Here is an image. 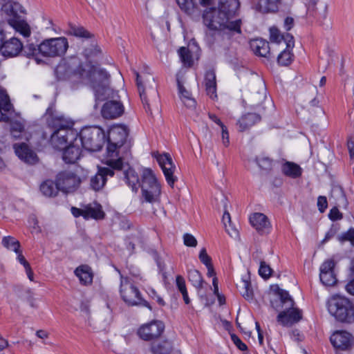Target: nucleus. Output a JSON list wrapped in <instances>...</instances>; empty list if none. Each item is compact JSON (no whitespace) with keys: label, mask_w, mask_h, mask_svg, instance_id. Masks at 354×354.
<instances>
[{"label":"nucleus","mask_w":354,"mask_h":354,"mask_svg":"<svg viewBox=\"0 0 354 354\" xmlns=\"http://www.w3.org/2000/svg\"><path fill=\"white\" fill-rule=\"evenodd\" d=\"M59 80H69L73 83H90L98 100L114 96V91L109 86V75L106 71L87 62L75 71L66 62L58 64L55 71Z\"/></svg>","instance_id":"nucleus-1"},{"label":"nucleus","mask_w":354,"mask_h":354,"mask_svg":"<svg viewBox=\"0 0 354 354\" xmlns=\"http://www.w3.org/2000/svg\"><path fill=\"white\" fill-rule=\"evenodd\" d=\"M127 183L132 190L137 192L139 187L142 189V195L145 201L155 203L160 194V185L150 169H144L142 173V184L140 185L138 174L131 168L124 172Z\"/></svg>","instance_id":"nucleus-2"},{"label":"nucleus","mask_w":354,"mask_h":354,"mask_svg":"<svg viewBox=\"0 0 354 354\" xmlns=\"http://www.w3.org/2000/svg\"><path fill=\"white\" fill-rule=\"evenodd\" d=\"M202 19L203 24L209 30L220 31L230 35L241 33V21L232 20V18L216 8L205 9Z\"/></svg>","instance_id":"nucleus-3"},{"label":"nucleus","mask_w":354,"mask_h":354,"mask_svg":"<svg viewBox=\"0 0 354 354\" xmlns=\"http://www.w3.org/2000/svg\"><path fill=\"white\" fill-rule=\"evenodd\" d=\"M128 135L129 129L124 124L113 125L108 132L106 164L116 170L123 168L122 157H119V150L126 142Z\"/></svg>","instance_id":"nucleus-4"},{"label":"nucleus","mask_w":354,"mask_h":354,"mask_svg":"<svg viewBox=\"0 0 354 354\" xmlns=\"http://www.w3.org/2000/svg\"><path fill=\"white\" fill-rule=\"evenodd\" d=\"M328 310L337 321L346 323L354 322V304L347 297L335 295L327 303Z\"/></svg>","instance_id":"nucleus-5"},{"label":"nucleus","mask_w":354,"mask_h":354,"mask_svg":"<svg viewBox=\"0 0 354 354\" xmlns=\"http://www.w3.org/2000/svg\"><path fill=\"white\" fill-rule=\"evenodd\" d=\"M73 124L72 121L65 120L62 118L55 121V129L50 137V143L55 148L62 149L67 144L77 141L78 133L73 128Z\"/></svg>","instance_id":"nucleus-6"},{"label":"nucleus","mask_w":354,"mask_h":354,"mask_svg":"<svg viewBox=\"0 0 354 354\" xmlns=\"http://www.w3.org/2000/svg\"><path fill=\"white\" fill-rule=\"evenodd\" d=\"M278 297L284 309L278 315L277 322L283 326H291L301 320L302 312L299 308H294V301L288 292L279 290Z\"/></svg>","instance_id":"nucleus-7"},{"label":"nucleus","mask_w":354,"mask_h":354,"mask_svg":"<svg viewBox=\"0 0 354 354\" xmlns=\"http://www.w3.org/2000/svg\"><path fill=\"white\" fill-rule=\"evenodd\" d=\"M104 131L98 127L84 128L80 133V140H78L85 149L91 151H99L104 144Z\"/></svg>","instance_id":"nucleus-8"},{"label":"nucleus","mask_w":354,"mask_h":354,"mask_svg":"<svg viewBox=\"0 0 354 354\" xmlns=\"http://www.w3.org/2000/svg\"><path fill=\"white\" fill-rule=\"evenodd\" d=\"M120 293L122 299L128 306L142 304L150 310L151 309L149 303L142 299L138 288L127 277L121 276Z\"/></svg>","instance_id":"nucleus-9"},{"label":"nucleus","mask_w":354,"mask_h":354,"mask_svg":"<svg viewBox=\"0 0 354 354\" xmlns=\"http://www.w3.org/2000/svg\"><path fill=\"white\" fill-rule=\"evenodd\" d=\"M68 48L66 38L61 37L44 40L39 45V52L44 57H55L64 55Z\"/></svg>","instance_id":"nucleus-10"},{"label":"nucleus","mask_w":354,"mask_h":354,"mask_svg":"<svg viewBox=\"0 0 354 354\" xmlns=\"http://www.w3.org/2000/svg\"><path fill=\"white\" fill-rule=\"evenodd\" d=\"M134 73L136 76L137 86L142 102L146 111L151 112L147 95L149 94L154 97H157V91L154 78L150 75H140L136 71H135Z\"/></svg>","instance_id":"nucleus-11"},{"label":"nucleus","mask_w":354,"mask_h":354,"mask_svg":"<svg viewBox=\"0 0 354 354\" xmlns=\"http://www.w3.org/2000/svg\"><path fill=\"white\" fill-rule=\"evenodd\" d=\"M56 179L59 190L65 193L75 192L81 183L80 177L69 171L60 172Z\"/></svg>","instance_id":"nucleus-12"},{"label":"nucleus","mask_w":354,"mask_h":354,"mask_svg":"<svg viewBox=\"0 0 354 354\" xmlns=\"http://www.w3.org/2000/svg\"><path fill=\"white\" fill-rule=\"evenodd\" d=\"M153 156L161 167L167 182L171 187H173L174 183L177 180V177L174 174L176 170V166L173 162L171 156L169 153L160 155L158 153H154Z\"/></svg>","instance_id":"nucleus-13"},{"label":"nucleus","mask_w":354,"mask_h":354,"mask_svg":"<svg viewBox=\"0 0 354 354\" xmlns=\"http://www.w3.org/2000/svg\"><path fill=\"white\" fill-rule=\"evenodd\" d=\"M165 329L164 324L160 321H152L141 326L138 330L139 337L149 341L160 336Z\"/></svg>","instance_id":"nucleus-14"},{"label":"nucleus","mask_w":354,"mask_h":354,"mask_svg":"<svg viewBox=\"0 0 354 354\" xmlns=\"http://www.w3.org/2000/svg\"><path fill=\"white\" fill-rule=\"evenodd\" d=\"M334 268L335 262L331 259L325 261L321 265L319 268V279L324 286H332L337 283V278Z\"/></svg>","instance_id":"nucleus-15"},{"label":"nucleus","mask_w":354,"mask_h":354,"mask_svg":"<svg viewBox=\"0 0 354 354\" xmlns=\"http://www.w3.org/2000/svg\"><path fill=\"white\" fill-rule=\"evenodd\" d=\"M330 340L335 348L342 350L348 349L354 344V339L352 335L343 330L334 333L331 335Z\"/></svg>","instance_id":"nucleus-16"},{"label":"nucleus","mask_w":354,"mask_h":354,"mask_svg":"<svg viewBox=\"0 0 354 354\" xmlns=\"http://www.w3.org/2000/svg\"><path fill=\"white\" fill-rule=\"evenodd\" d=\"M100 167L97 173L92 176L90 180V186L95 191H99L104 187L106 184L107 176H113L114 168Z\"/></svg>","instance_id":"nucleus-17"},{"label":"nucleus","mask_w":354,"mask_h":354,"mask_svg":"<svg viewBox=\"0 0 354 354\" xmlns=\"http://www.w3.org/2000/svg\"><path fill=\"white\" fill-rule=\"evenodd\" d=\"M23 50V43L20 39L12 37L3 41L1 53L4 57H13L17 56Z\"/></svg>","instance_id":"nucleus-18"},{"label":"nucleus","mask_w":354,"mask_h":354,"mask_svg":"<svg viewBox=\"0 0 354 354\" xmlns=\"http://www.w3.org/2000/svg\"><path fill=\"white\" fill-rule=\"evenodd\" d=\"M124 112L123 105L118 100H109L104 103L101 109L103 118L106 119H115Z\"/></svg>","instance_id":"nucleus-19"},{"label":"nucleus","mask_w":354,"mask_h":354,"mask_svg":"<svg viewBox=\"0 0 354 354\" xmlns=\"http://www.w3.org/2000/svg\"><path fill=\"white\" fill-rule=\"evenodd\" d=\"M250 223L260 234L268 233L270 229V223L268 217L262 213L255 212L251 214Z\"/></svg>","instance_id":"nucleus-20"},{"label":"nucleus","mask_w":354,"mask_h":354,"mask_svg":"<svg viewBox=\"0 0 354 354\" xmlns=\"http://www.w3.org/2000/svg\"><path fill=\"white\" fill-rule=\"evenodd\" d=\"M266 97V93L264 83L261 80H258L254 90L248 96V102L250 106L257 107L263 103Z\"/></svg>","instance_id":"nucleus-21"},{"label":"nucleus","mask_w":354,"mask_h":354,"mask_svg":"<svg viewBox=\"0 0 354 354\" xmlns=\"http://www.w3.org/2000/svg\"><path fill=\"white\" fill-rule=\"evenodd\" d=\"M270 40L277 44L283 42L288 48H292L295 45L294 37L292 35L289 33L282 35L279 30L275 27L270 28Z\"/></svg>","instance_id":"nucleus-22"},{"label":"nucleus","mask_w":354,"mask_h":354,"mask_svg":"<svg viewBox=\"0 0 354 354\" xmlns=\"http://www.w3.org/2000/svg\"><path fill=\"white\" fill-rule=\"evenodd\" d=\"M63 149V160L66 163H75L80 157L81 149L77 138V141L70 142Z\"/></svg>","instance_id":"nucleus-23"},{"label":"nucleus","mask_w":354,"mask_h":354,"mask_svg":"<svg viewBox=\"0 0 354 354\" xmlns=\"http://www.w3.org/2000/svg\"><path fill=\"white\" fill-rule=\"evenodd\" d=\"M14 149L16 155L24 162L30 164L37 162V155L28 148L26 144H15L14 145Z\"/></svg>","instance_id":"nucleus-24"},{"label":"nucleus","mask_w":354,"mask_h":354,"mask_svg":"<svg viewBox=\"0 0 354 354\" xmlns=\"http://www.w3.org/2000/svg\"><path fill=\"white\" fill-rule=\"evenodd\" d=\"M12 109L6 91L0 87V122H8L9 114Z\"/></svg>","instance_id":"nucleus-25"},{"label":"nucleus","mask_w":354,"mask_h":354,"mask_svg":"<svg viewBox=\"0 0 354 354\" xmlns=\"http://www.w3.org/2000/svg\"><path fill=\"white\" fill-rule=\"evenodd\" d=\"M239 7V0H219L217 9L224 12L229 18H232V20H239L235 17Z\"/></svg>","instance_id":"nucleus-26"},{"label":"nucleus","mask_w":354,"mask_h":354,"mask_svg":"<svg viewBox=\"0 0 354 354\" xmlns=\"http://www.w3.org/2000/svg\"><path fill=\"white\" fill-rule=\"evenodd\" d=\"M250 45L251 49L257 55L267 57L271 53L268 42L263 39H252Z\"/></svg>","instance_id":"nucleus-27"},{"label":"nucleus","mask_w":354,"mask_h":354,"mask_svg":"<svg viewBox=\"0 0 354 354\" xmlns=\"http://www.w3.org/2000/svg\"><path fill=\"white\" fill-rule=\"evenodd\" d=\"M1 10L9 17L8 19H21L20 15L24 13L22 6L18 2L11 0L2 6Z\"/></svg>","instance_id":"nucleus-28"},{"label":"nucleus","mask_w":354,"mask_h":354,"mask_svg":"<svg viewBox=\"0 0 354 354\" xmlns=\"http://www.w3.org/2000/svg\"><path fill=\"white\" fill-rule=\"evenodd\" d=\"M205 86L207 94L212 98L217 97L216 95V81L215 72L213 70H209L205 73Z\"/></svg>","instance_id":"nucleus-29"},{"label":"nucleus","mask_w":354,"mask_h":354,"mask_svg":"<svg viewBox=\"0 0 354 354\" xmlns=\"http://www.w3.org/2000/svg\"><path fill=\"white\" fill-rule=\"evenodd\" d=\"M8 24L24 37H28L31 31L30 26L22 19H8Z\"/></svg>","instance_id":"nucleus-30"},{"label":"nucleus","mask_w":354,"mask_h":354,"mask_svg":"<svg viewBox=\"0 0 354 354\" xmlns=\"http://www.w3.org/2000/svg\"><path fill=\"white\" fill-rule=\"evenodd\" d=\"M261 120L259 115L249 113L243 115L238 121L240 131H243Z\"/></svg>","instance_id":"nucleus-31"},{"label":"nucleus","mask_w":354,"mask_h":354,"mask_svg":"<svg viewBox=\"0 0 354 354\" xmlns=\"http://www.w3.org/2000/svg\"><path fill=\"white\" fill-rule=\"evenodd\" d=\"M177 84L180 97L183 104L189 109H194L196 105L195 100L192 97L189 92L186 90L178 79L177 80Z\"/></svg>","instance_id":"nucleus-32"},{"label":"nucleus","mask_w":354,"mask_h":354,"mask_svg":"<svg viewBox=\"0 0 354 354\" xmlns=\"http://www.w3.org/2000/svg\"><path fill=\"white\" fill-rule=\"evenodd\" d=\"M75 274L84 285L89 284L93 281V274L88 266H81L77 268Z\"/></svg>","instance_id":"nucleus-33"},{"label":"nucleus","mask_w":354,"mask_h":354,"mask_svg":"<svg viewBox=\"0 0 354 354\" xmlns=\"http://www.w3.org/2000/svg\"><path fill=\"white\" fill-rule=\"evenodd\" d=\"M104 213L100 205H88L84 207V218L101 219L104 217Z\"/></svg>","instance_id":"nucleus-34"},{"label":"nucleus","mask_w":354,"mask_h":354,"mask_svg":"<svg viewBox=\"0 0 354 354\" xmlns=\"http://www.w3.org/2000/svg\"><path fill=\"white\" fill-rule=\"evenodd\" d=\"M236 287L241 295L247 300H251L253 297V290L248 279L243 278L237 283Z\"/></svg>","instance_id":"nucleus-35"},{"label":"nucleus","mask_w":354,"mask_h":354,"mask_svg":"<svg viewBox=\"0 0 354 354\" xmlns=\"http://www.w3.org/2000/svg\"><path fill=\"white\" fill-rule=\"evenodd\" d=\"M59 190V188L57 186V180L56 183L52 180H46L40 185V191L44 196L48 197L55 196Z\"/></svg>","instance_id":"nucleus-36"},{"label":"nucleus","mask_w":354,"mask_h":354,"mask_svg":"<svg viewBox=\"0 0 354 354\" xmlns=\"http://www.w3.org/2000/svg\"><path fill=\"white\" fill-rule=\"evenodd\" d=\"M281 169L283 174L293 178H296L301 174V167L294 162H286L282 165Z\"/></svg>","instance_id":"nucleus-37"},{"label":"nucleus","mask_w":354,"mask_h":354,"mask_svg":"<svg viewBox=\"0 0 354 354\" xmlns=\"http://www.w3.org/2000/svg\"><path fill=\"white\" fill-rule=\"evenodd\" d=\"M172 350V344L167 340L155 343L151 346L153 354H170Z\"/></svg>","instance_id":"nucleus-38"},{"label":"nucleus","mask_w":354,"mask_h":354,"mask_svg":"<svg viewBox=\"0 0 354 354\" xmlns=\"http://www.w3.org/2000/svg\"><path fill=\"white\" fill-rule=\"evenodd\" d=\"M281 0H258L259 10L263 12H274Z\"/></svg>","instance_id":"nucleus-39"},{"label":"nucleus","mask_w":354,"mask_h":354,"mask_svg":"<svg viewBox=\"0 0 354 354\" xmlns=\"http://www.w3.org/2000/svg\"><path fill=\"white\" fill-rule=\"evenodd\" d=\"M188 279L192 284L197 289L203 288V277L198 270L191 269L188 271Z\"/></svg>","instance_id":"nucleus-40"},{"label":"nucleus","mask_w":354,"mask_h":354,"mask_svg":"<svg viewBox=\"0 0 354 354\" xmlns=\"http://www.w3.org/2000/svg\"><path fill=\"white\" fill-rule=\"evenodd\" d=\"M255 161L261 169L266 171L272 169V160L269 157L261 155L257 157Z\"/></svg>","instance_id":"nucleus-41"},{"label":"nucleus","mask_w":354,"mask_h":354,"mask_svg":"<svg viewBox=\"0 0 354 354\" xmlns=\"http://www.w3.org/2000/svg\"><path fill=\"white\" fill-rule=\"evenodd\" d=\"M22 52L24 53V55L28 57H35V59L37 64L41 62V60L37 57V54L39 53V45L36 46L33 44H30L25 47L23 46Z\"/></svg>","instance_id":"nucleus-42"},{"label":"nucleus","mask_w":354,"mask_h":354,"mask_svg":"<svg viewBox=\"0 0 354 354\" xmlns=\"http://www.w3.org/2000/svg\"><path fill=\"white\" fill-rule=\"evenodd\" d=\"M69 33L73 36L83 38H90L91 34L82 26H70Z\"/></svg>","instance_id":"nucleus-43"},{"label":"nucleus","mask_w":354,"mask_h":354,"mask_svg":"<svg viewBox=\"0 0 354 354\" xmlns=\"http://www.w3.org/2000/svg\"><path fill=\"white\" fill-rule=\"evenodd\" d=\"M2 244L8 249L18 252L20 244L18 241L12 236H5L2 240Z\"/></svg>","instance_id":"nucleus-44"},{"label":"nucleus","mask_w":354,"mask_h":354,"mask_svg":"<svg viewBox=\"0 0 354 354\" xmlns=\"http://www.w3.org/2000/svg\"><path fill=\"white\" fill-rule=\"evenodd\" d=\"M291 48H288L286 46V49L283 50L277 57L278 63L281 65L287 66L290 64L292 61V55L290 52Z\"/></svg>","instance_id":"nucleus-45"},{"label":"nucleus","mask_w":354,"mask_h":354,"mask_svg":"<svg viewBox=\"0 0 354 354\" xmlns=\"http://www.w3.org/2000/svg\"><path fill=\"white\" fill-rule=\"evenodd\" d=\"M178 53L184 65L190 66L192 64V58L189 50L187 48L181 47L178 50Z\"/></svg>","instance_id":"nucleus-46"},{"label":"nucleus","mask_w":354,"mask_h":354,"mask_svg":"<svg viewBox=\"0 0 354 354\" xmlns=\"http://www.w3.org/2000/svg\"><path fill=\"white\" fill-rule=\"evenodd\" d=\"M180 9L188 15H192L194 11V4L192 0H176Z\"/></svg>","instance_id":"nucleus-47"},{"label":"nucleus","mask_w":354,"mask_h":354,"mask_svg":"<svg viewBox=\"0 0 354 354\" xmlns=\"http://www.w3.org/2000/svg\"><path fill=\"white\" fill-rule=\"evenodd\" d=\"M24 129V126L21 122L18 121L11 122L10 132L14 138H19Z\"/></svg>","instance_id":"nucleus-48"},{"label":"nucleus","mask_w":354,"mask_h":354,"mask_svg":"<svg viewBox=\"0 0 354 354\" xmlns=\"http://www.w3.org/2000/svg\"><path fill=\"white\" fill-rule=\"evenodd\" d=\"M338 239L340 242L349 241L354 246V229L351 228L346 232L342 233Z\"/></svg>","instance_id":"nucleus-49"},{"label":"nucleus","mask_w":354,"mask_h":354,"mask_svg":"<svg viewBox=\"0 0 354 354\" xmlns=\"http://www.w3.org/2000/svg\"><path fill=\"white\" fill-rule=\"evenodd\" d=\"M259 273L263 279H268L272 274L271 268L264 261H261L260 263V268L259 269Z\"/></svg>","instance_id":"nucleus-50"},{"label":"nucleus","mask_w":354,"mask_h":354,"mask_svg":"<svg viewBox=\"0 0 354 354\" xmlns=\"http://www.w3.org/2000/svg\"><path fill=\"white\" fill-rule=\"evenodd\" d=\"M183 242L188 247H196L197 245V240L193 235L189 233L183 235Z\"/></svg>","instance_id":"nucleus-51"},{"label":"nucleus","mask_w":354,"mask_h":354,"mask_svg":"<svg viewBox=\"0 0 354 354\" xmlns=\"http://www.w3.org/2000/svg\"><path fill=\"white\" fill-rule=\"evenodd\" d=\"M199 259L205 266L212 263V259L207 254L205 248H202L201 250L200 253H199Z\"/></svg>","instance_id":"nucleus-52"},{"label":"nucleus","mask_w":354,"mask_h":354,"mask_svg":"<svg viewBox=\"0 0 354 354\" xmlns=\"http://www.w3.org/2000/svg\"><path fill=\"white\" fill-rule=\"evenodd\" d=\"M221 140L223 145L225 147H228L230 145L229 133L226 126L222 125L221 128Z\"/></svg>","instance_id":"nucleus-53"},{"label":"nucleus","mask_w":354,"mask_h":354,"mask_svg":"<svg viewBox=\"0 0 354 354\" xmlns=\"http://www.w3.org/2000/svg\"><path fill=\"white\" fill-rule=\"evenodd\" d=\"M232 341L241 351L247 350V346L240 339V338L234 334L231 335Z\"/></svg>","instance_id":"nucleus-54"},{"label":"nucleus","mask_w":354,"mask_h":354,"mask_svg":"<svg viewBox=\"0 0 354 354\" xmlns=\"http://www.w3.org/2000/svg\"><path fill=\"white\" fill-rule=\"evenodd\" d=\"M176 283L180 292H185L187 290L185 279L181 275H178L176 277Z\"/></svg>","instance_id":"nucleus-55"},{"label":"nucleus","mask_w":354,"mask_h":354,"mask_svg":"<svg viewBox=\"0 0 354 354\" xmlns=\"http://www.w3.org/2000/svg\"><path fill=\"white\" fill-rule=\"evenodd\" d=\"M328 203L325 196H319L317 199L318 209L321 212H324L327 208Z\"/></svg>","instance_id":"nucleus-56"},{"label":"nucleus","mask_w":354,"mask_h":354,"mask_svg":"<svg viewBox=\"0 0 354 354\" xmlns=\"http://www.w3.org/2000/svg\"><path fill=\"white\" fill-rule=\"evenodd\" d=\"M328 216L332 221H337L342 218V214L337 207H333L330 209Z\"/></svg>","instance_id":"nucleus-57"},{"label":"nucleus","mask_w":354,"mask_h":354,"mask_svg":"<svg viewBox=\"0 0 354 354\" xmlns=\"http://www.w3.org/2000/svg\"><path fill=\"white\" fill-rule=\"evenodd\" d=\"M225 230L227 232V234L232 238H237L239 236V231L238 230L234 227L232 226V223L225 227Z\"/></svg>","instance_id":"nucleus-58"},{"label":"nucleus","mask_w":354,"mask_h":354,"mask_svg":"<svg viewBox=\"0 0 354 354\" xmlns=\"http://www.w3.org/2000/svg\"><path fill=\"white\" fill-rule=\"evenodd\" d=\"M294 26V19L292 17H287L285 19H284V22H283V27L284 28L288 31L290 30Z\"/></svg>","instance_id":"nucleus-59"},{"label":"nucleus","mask_w":354,"mask_h":354,"mask_svg":"<svg viewBox=\"0 0 354 354\" xmlns=\"http://www.w3.org/2000/svg\"><path fill=\"white\" fill-rule=\"evenodd\" d=\"M222 222L225 226V228L227 227V223L231 224V217L230 213L227 212V209H225L223 218H222Z\"/></svg>","instance_id":"nucleus-60"},{"label":"nucleus","mask_w":354,"mask_h":354,"mask_svg":"<svg viewBox=\"0 0 354 354\" xmlns=\"http://www.w3.org/2000/svg\"><path fill=\"white\" fill-rule=\"evenodd\" d=\"M16 253L18 254L17 259L19 262L24 266V268L30 266L29 263L26 260L19 249L18 250V252Z\"/></svg>","instance_id":"nucleus-61"},{"label":"nucleus","mask_w":354,"mask_h":354,"mask_svg":"<svg viewBox=\"0 0 354 354\" xmlns=\"http://www.w3.org/2000/svg\"><path fill=\"white\" fill-rule=\"evenodd\" d=\"M71 213L75 217L83 216L84 218V207L83 209L73 207L71 208Z\"/></svg>","instance_id":"nucleus-62"},{"label":"nucleus","mask_w":354,"mask_h":354,"mask_svg":"<svg viewBox=\"0 0 354 354\" xmlns=\"http://www.w3.org/2000/svg\"><path fill=\"white\" fill-rule=\"evenodd\" d=\"M205 40L209 46L213 45V44L214 43V38L213 34L207 32L205 33Z\"/></svg>","instance_id":"nucleus-63"},{"label":"nucleus","mask_w":354,"mask_h":354,"mask_svg":"<svg viewBox=\"0 0 354 354\" xmlns=\"http://www.w3.org/2000/svg\"><path fill=\"white\" fill-rule=\"evenodd\" d=\"M346 291L351 295H354V279L346 286Z\"/></svg>","instance_id":"nucleus-64"}]
</instances>
